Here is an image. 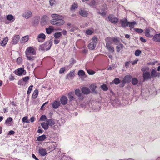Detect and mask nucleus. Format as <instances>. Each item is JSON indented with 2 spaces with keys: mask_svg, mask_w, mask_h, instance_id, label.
<instances>
[{
  "mask_svg": "<svg viewBox=\"0 0 160 160\" xmlns=\"http://www.w3.org/2000/svg\"><path fill=\"white\" fill-rule=\"evenodd\" d=\"M120 22L122 27L123 28H126L128 26V22L126 18L120 20Z\"/></svg>",
  "mask_w": 160,
  "mask_h": 160,
  "instance_id": "11",
  "label": "nucleus"
},
{
  "mask_svg": "<svg viewBox=\"0 0 160 160\" xmlns=\"http://www.w3.org/2000/svg\"><path fill=\"white\" fill-rule=\"evenodd\" d=\"M108 38H110L111 39V42H112V41L116 45H118V43L119 44L121 43L119 40V38L118 37H115L113 38L110 37H108Z\"/></svg>",
  "mask_w": 160,
  "mask_h": 160,
  "instance_id": "13",
  "label": "nucleus"
},
{
  "mask_svg": "<svg viewBox=\"0 0 160 160\" xmlns=\"http://www.w3.org/2000/svg\"><path fill=\"white\" fill-rule=\"evenodd\" d=\"M60 101L62 104L65 105L67 103L68 98L67 97L63 96L61 98Z\"/></svg>",
  "mask_w": 160,
  "mask_h": 160,
  "instance_id": "16",
  "label": "nucleus"
},
{
  "mask_svg": "<svg viewBox=\"0 0 160 160\" xmlns=\"http://www.w3.org/2000/svg\"><path fill=\"white\" fill-rule=\"evenodd\" d=\"M138 80L136 78H132V83L133 85H136L138 82Z\"/></svg>",
  "mask_w": 160,
  "mask_h": 160,
  "instance_id": "38",
  "label": "nucleus"
},
{
  "mask_svg": "<svg viewBox=\"0 0 160 160\" xmlns=\"http://www.w3.org/2000/svg\"><path fill=\"white\" fill-rule=\"evenodd\" d=\"M141 53V51L140 50H137L135 52V55L136 56H139L140 54Z\"/></svg>",
  "mask_w": 160,
  "mask_h": 160,
  "instance_id": "52",
  "label": "nucleus"
},
{
  "mask_svg": "<svg viewBox=\"0 0 160 160\" xmlns=\"http://www.w3.org/2000/svg\"><path fill=\"white\" fill-rule=\"evenodd\" d=\"M6 18L11 22H13L15 20V18L11 14H9L6 16Z\"/></svg>",
  "mask_w": 160,
  "mask_h": 160,
  "instance_id": "25",
  "label": "nucleus"
},
{
  "mask_svg": "<svg viewBox=\"0 0 160 160\" xmlns=\"http://www.w3.org/2000/svg\"><path fill=\"white\" fill-rule=\"evenodd\" d=\"M80 14L83 17H86L88 14L87 12L86 11L81 10L79 12Z\"/></svg>",
  "mask_w": 160,
  "mask_h": 160,
  "instance_id": "23",
  "label": "nucleus"
},
{
  "mask_svg": "<svg viewBox=\"0 0 160 160\" xmlns=\"http://www.w3.org/2000/svg\"><path fill=\"white\" fill-rule=\"evenodd\" d=\"M124 48L123 45L121 43L119 44L116 46V49L117 52H119L121 49H123Z\"/></svg>",
  "mask_w": 160,
  "mask_h": 160,
  "instance_id": "21",
  "label": "nucleus"
},
{
  "mask_svg": "<svg viewBox=\"0 0 160 160\" xmlns=\"http://www.w3.org/2000/svg\"><path fill=\"white\" fill-rule=\"evenodd\" d=\"M42 126V127L45 129L47 130L48 128V124L47 122H43L41 123V124Z\"/></svg>",
  "mask_w": 160,
  "mask_h": 160,
  "instance_id": "30",
  "label": "nucleus"
},
{
  "mask_svg": "<svg viewBox=\"0 0 160 160\" xmlns=\"http://www.w3.org/2000/svg\"><path fill=\"white\" fill-rule=\"evenodd\" d=\"M48 20V17L46 16H43L41 18V22L44 24Z\"/></svg>",
  "mask_w": 160,
  "mask_h": 160,
  "instance_id": "28",
  "label": "nucleus"
},
{
  "mask_svg": "<svg viewBox=\"0 0 160 160\" xmlns=\"http://www.w3.org/2000/svg\"><path fill=\"white\" fill-rule=\"evenodd\" d=\"M24 69L23 68H20L18 69V75L19 76H21L22 75H25L26 73L25 72L24 73Z\"/></svg>",
  "mask_w": 160,
  "mask_h": 160,
  "instance_id": "24",
  "label": "nucleus"
},
{
  "mask_svg": "<svg viewBox=\"0 0 160 160\" xmlns=\"http://www.w3.org/2000/svg\"><path fill=\"white\" fill-rule=\"evenodd\" d=\"M29 77L28 76H26L22 78V80L25 82H27L28 81V80L29 79Z\"/></svg>",
  "mask_w": 160,
  "mask_h": 160,
  "instance_id": "54",
  "label": "nucleus"
},
{
  "mask_svg": "<svg viewBox=\"0 0 160 160\" xmlns=\"http://www.w3.org/2000/svg\"><path fill=\"white\" fill-rule=\"evenodd\" d=\"M60 105V103L59 101H55L52 104V107L54 108H58Z\"/></svg>",
  "mask_w": 160,
  "mask_h": 160,
  "instance_id": "19",
  "label": "nucleus"
},
{
  "mask_svg": "<svg viewBox=\"0 0 160 160\" xmlns=\"http://www.w3.org/2000/svg\"><path fill=\"white\" fill-rule=\"evenodd\" d=\"M61 35L62 34L61 32H56L54 34V37L56 39H58L61 36Z\"/></svg>",
  "mask_w": 160,
  "mask_h": 160,
  "instance_id": "39",
  "label": "nucleus"
},
{
  "mask_svg": "<svg viewBox=\"0 0 160 160\" xmlns=\"http://www.w3.org/2000/svg\"><path fill=\"white\" fill-rule=\"evenodd\" d=\"M28 117L27 116L24 117L22 119V121L23 122L27 123H29V120H28Z\"/></svg>",
  "mask_w": 160,
  "mask_h": 160,
  "instance_id": "43",
  "label": "nucleus"
},
{
  "mask_svg": "<svg viewBox=\"0 0 160 160\" xmlns=\"http://www.w3.org/2000/svg\"><path fill=\"white\" fill-rule=\"evenodd\" d=\"M14 132L13 130L10 131L8 133V134L9 135H12L14 134Z\"/></svg>",
  "mask_w": 160,
  "mask_h": 160,
  "instance_id": "64",
  "label": "nucleus"
},
{
  "mask_svg": "<svg viewBox=\"0 0 160 160\" xmlns=\"http://www.w3.org/2000/svg\"><path fill=\"white\" fill-rule=\"evenodd\" d=\"M90 88L93 92L96 89V85L95 84H92L90 86Z\"/></svg>",
  "mask_w": 160,
  "mask_h": 160,
  "instance_id": "41",
  "label": "nucleus"
},
{
  "mask_svg": "<svg viewBox=\"0 0 160 160\" xmlns=\"http://www.w3.org/2000/svg\"><path fill=\"white\" fill-rule=\"evenodd\" d=\"M9 80L11 81L13 80L14 79L13 76L11 75H10L9 76Z\"/></svg>",
  "mask_w": 160,
  "mask_h": 160,
  "instance_id": "63",
  "label": "nucleus"
},
{
  "mask_svg": "<svg viewBox=\"0 0 160 160\" xmlns=\"http://www.w3.org/2000/svg\"><path fill=\"white\" fill-rule=\"evenodd\" d=\"M106 42V47L107 50L112 53L114 51V48L113 46L112 45V42H111V39L109 38H107L105 39Z\"/></svg>",
  "mask_w": 160,
  "mask_h": 160,
  "instance_id": "2",
  "label": "nucleus"
},
{
  "mask_svg": "<svg viewBox=\"0 0 160 160\" xmlns=\"http://www.w3.org/2000/svg\"><path fill=\"white\" fill-rule=\"evenodd\" d=\"M27 59L29 61H32L34 59V58L33 56H30L29 54H26Z\"/></svg>",
  "mask_w": 160,
  "mask_h": 160,
  "instance_id": "36",
  "label": "nucleus"
},
{
  "mask_svg": "<svg viewBox=\"0 0 160 160\" xmlns=\"http://www.w3.org/2000/svg\"><path fill=\"white\" fill-rule=\"evenodd\" d=\"M151 76L152 77H156L157 76H160V75L157 74L155 70L153 69L151 72Z\"/></svg>",
  "mask_w": 160,
  "mask_h": 160,
  "instance_id": "35",
  "label": "nucleus"
},
{
  "mask_svg": "<svg viewBox=\"0 0 160 160\" xmlns=\"http://www.w3.org/2000/svg\"><path fill=\"white\" fill-rule=\"evenodd\" d=\"M93 32V31L90 29L87 30L86 31V34L88 35H92Z\"/></svg>",
  "mask_w": 160,
  "mask_h": 160,
  "instance_id": "49",
  "label": "nucleus"
},
{
  "mask_svg": "<svg viewBox=\"0 0 160 160\" xmlns=\"http://www.w3.org/2000/svg\"><path fill=\"white\" fill-rule=\"evenodd\" d=\"M12 120V119L11 117L8 118L6 121L5 123L8 124V125H11V122Z\"/></svg>",
  "mask_w": 160,
  "mask_h": 160,
  "instance_id": "37",
  "label": "nucleus"
},
{
  "mask_svg": "<svg viewBox=\"0 0 160 160\" xmlns=\"http://www.w3.org/2000/svg\"><path fill=\"white\" fill-rule=\"evenodd\" d=\"M8 40V39L7 37L4 38L3 40L0 43L1 45L3 47L5 46L7 43Z\"/></svg>",
  "mask_w": 160,
  "mask_h": 160,
  "instance_id": "20",
  "label": "nucleus"
},
{
  "mask_svg": "<svg viewBox=\"0 0 160 160\" xmlns=\"http://www.w3.org/2000/svg\"><path fill=\"white\" fill-rule=\"evenodd\" d=\"M75 74L74 71H70L67 75V78L68 79H72L74 77Z\"/></svg>",
  "mask_w": 160,
  "mask_h": 160,
  "instance_id": "18",
  "label": "nucleus"
},
{
  "mask_svg": "<svg viewBox=\"0 0 160 160\" xmlns=\"http://www.w3.org/2000/svg\"><path fill=\"white\" fill-rule=\"evenodd\" d=\"M78 74L79 76H83L85 74V72L82 70H80L78 72Z\"/></svg>",
  "mask_w": 160,
  "mask_h": 160,
  "instance_id": "44",
  "label": "nucleus"
},
{
  "mask_svg": "<svg viewBox=\"0 0 160 160\" xmlns=\"http://www.w3.org/2000/svg\"><path fill=\"white\" fill-rule=\"evenodd\" d=\"M29 39V37L28 35L25 36L23 37L20 40V42L21 43H24L27 42Z\"/></svg>",
  "mask_w": 160,
  "mask_h": 160,
  "instance_id": "17",
  "label": "nucleus"
},
{
  "mask_svg": "<svg viewBox=\"0 0 160 160\" xmlns=\"http://www.w3.org/2000/svg\"><path fill=\"white\" fill-rule=\"evenodd\" d=\"M108 19L109 21L112 23L115 24L118 22V18L112 15H110L108 16Z\"/></svg>",
  "mask_w": 160,
  "mask_h": 160,
  "instance_id": "6",
  "label": "nucleus"
},
{
  "mask_svg": "<svg viewBox=\"0 0 160 160\" xmlns=\"http://www.w3.org/2000/svg\"><path fill=\"white\" fill-rule=\"evenodd\" d=\"M61 34H62L63 35H66L67 33V32L65 30H63L61 32Z\"/></svg>",
  "mask_w": 160,
  "mask_h": 160,
  "instance_id": "61",
  "label": "nucleus"
},
{
  "mask_svg": "<svg viewBox=\"0 0 160 160\" xmlns=\"http://www.w3.org/2000/svg\"><path fill=\"white\" fill-rule=\"evenodd\" d=\"M130 63V62H125V66L127 68H128L129 66V64Z\"/></svg>",
  "mask_w": 160,
  "mask_h": 160,
  "instance_id": "62",
  "label": "nucleus"
},
{
  "mask_svg": "<svg viewBox=\"0 0 160 160\" xmlns=\"http://www.w3.org/2000/svg\"><path fill=\"white\" fill-rule=\"evenodd\" d=\"M81 90L82 93L84 94H88L90 92L89 89L88 88L86 87H84L82 88Z\"/></svg>",
  "mask_w": 160,
  "mask_h": 160,
  "instance_id": "14",
  "label": "nucleus"
},
{
  "mask_svg": "<svg viewBox=\"0 0 160 160\" xmlns=\"http://www.w3.org/2000/svg\"><path fill=\"white\" fill-rule=\"evenodd\" d=\"M20 36L18 35H15L12 38V42L13 44H16L18 43L20 39Z\"/></svg>",
  "mask_w": 160,
  "mask_h": 160,
  "instance_id": "8",
  "label": "nucleus"
},
{
  "mask_svg": "<svg viewBox=\"0 0 160 160\" xmlns=\"http://www.w3.org/2000/svg\"><path fill=\"white\" fill-rule=\"evenodd\" d=\"M143 76L144 79H150L151 78V76L150 75V73L148 72H144L143 74Z\"/></svg>",
  "mask_w": 160,
  "mask_h": 160,
  "instance_id": "15",
  "label": "nucleus"
},
{
  "mask_svg": "<svg viewBox=\"0 0 160 160\" xmlns=\"http://www.w3.org/2000/svg\"><path fill=\"white\" fill-rule=\"evenodd\" d=\"M77 97H78V99L79 101H82L84 98V96L82 95V93Z\"/></svg>",
  "mask_w": 160,
  "mask_h": 160,
  "instance_id": "47",
  "label": "nucleus"
},
{
  "mask_svg": "<svg viewBox=\"0 0 160 160\" xmlns=\"http://www.w3.org/2000/svg\"><path fill=\"white\" fill-rule=\"evenodd\" d=\"M32 16V12L31 11L28 10H25L22 14L23 17L26 19L31 18Z\"/></svg>",
  "mask_w": 160,
  "mask_h": 160,
  "instance_id": "5",
  "label": "nucleus"
},
{
  "mask_svg": "<svg viewBox=\"0 0 160 160\" xmlns=\"http://www.w3.org/2000/svg\"><path fill=\"white\" fill-rule=\"evenodd\" d=\"M33 87V86L32 85H31L30 86L28 87V91L27 93L29 95L30 93L32 90V88Z\"/></svg>",
  "mask_w": 160,
  "mask_h": 160,
  "instance_id": "46",
  "label": "nucleus"
},
{
  "mask_svg": "<svg viewBox=\"0 0 160 160\" xmlns=\"http://www.w3.org/2000/svg\"><path fill=\"white\" fill-rule=\"evenodd\" d=\"M46 121L48 126H52L54 124L53 121L51 119H48Z\"/></svg>",
  "mask_w": 160,
  "mask_h": 160,
  "instance_id": "33",
  "label": "nucleus"
},
{
  "mask_svg": "<svg viewBox=\"0 0 160 160\" xmlns=\"http://www.w3.org/2000/svg\"><path fill=\"white\" fill-rule=\"evenodd\" d=\"M52 44L51 41H48L44 44L40 45L39 49L43 51L48 50L50 48Z\"/></svg>",
  "mask_w": 160,
  "mask_h": 160,
  "instance_id": "3",
  "label": "nucleus"
},
{
  "mask_svg": "<svg viewBox=\"0 0 160 160\" xmlns=\"http://www.w3.org/2000/svg\"><path fill=\"white\" fill-rule=\"evenodd\" d=\"M112 82L117 85L120 83V80L119 78H116L113 80Z\"/></svg>",
  "mask_w": 160,
  "mask_h": 160,
  "instance_id": "40",
  "label": "nucleus"
},
{
  "mask_svg": "<svg viewBox=\"0 0 160 160\" xmlns=\"http://www.w3.org/2000/svg\"><path fill=\"white\" fill-rule=\"evenodd\" d=\"M132 77L130 75H127L124 77L122 82L123 83H126L129 82L131 78Z\"/></svg>",
  "mask_w": 160,
  "mask_h": 160,
  "instance_id": "12",
  "label": "nucleus"
},
{
  "mask_svg": "<svg viewBox=\"0 0 160 160\" xmlns=\"http://www.w3.org/2000/svg\"><path fill=\"white\" fill-rule=\"evenodd\" d=\"M75 93L76 95L78 96L81 93V92L80 90L77 89L75 91Z\"/></svg>",
  "mask_w": 160,
  "mask_h": 160,
  "instance_id": "48",
  "label": "nucleus"
},
{
  "mask_svg": "<svg viewBox=\"0 0 160 160\" xmlns=\"http://www.w3.org/2000/svg\"><path fill=\"white\" fill-rule=\"evenodd\" d=\"M46 138V136L44 135H43L38 137L37 138V140L38 141H43Z\"/></svg>",
  "mask_w": 160,
  "mask_h": 160,
  "instance_id": "32",
  "label": "nucleus"
},
{
  "mask_svg": "<svg viewBox=\"0 0 160 160\" xmlns=\"http://www.w3.org/2000/svg\"><path fill=\"white\" fill-rule=\"evenodd\" d=\"M96 5V3L94 0H92L91 1L90 5L91 6H94Z\"/></svg>",
  "mask_w": 160,
  "mask_h": 160,
  "instance_id": "58",
  "label": "nucleus"
},
{
  "mask_svg": "<svg viewBox=\"0 0 160 160\" xmlns=\"http://www.w3.org/2000/svg\"><path fill=\"white\" fill-rule=\"evenodd\" d=\"M38 90L37 89L35 90L33 92L32 95V98L34 99H35L38 96Z\"/></svg>",
  "mask_w": 160,
  "mask_h": 160,
  "instance_id": "29",
  "label": "nucleus"
},
{
  "mask_svg": "<svg viewBox=\"0 0 160 160\" xmlns=\"http://www.w3.org/2000/svg\"><path fill=\"white\" fill-rule=\"evenodd\" d=\"M60 42V40L56 39L54 40V43L55 44H57Z\"/></svg>",
  "mask_w": 160,
  "mask_h": 160,
  "instance_id": "59",
  "label": "nucleus"
},
{
  "mask_svg": "<svg viewBox=\"0 0 160 160\" xmlns=\"http://www.w3.org/2000/svg\"><path fill=\"white\" fill-rule=\"evenodd\" d=\"M29 53H31L33 55H34L35 53V49L31 47H30L27 48L26 51V54H29Z\"/></svg>",
  "mask_w": 160,
  "mask_h": 160,
  "instance_id": "9",
  "label": "nucleus"
},
{
  "mask_svg": "<svg viewBox=\"0 0 160 160\" xmlns=\"http://www.w3.org/2000/svg\"><path fill=\"white\" fill-rule=\"evenodd\" d=\"M68 28L70 29V32H73L77 29V28L75 26H72L69 27Z\"/></svg>",
  "mask_w": 160,
  "mask_h": 160,
  "instance_id": "45",
  "label": "nucleus"
},
{
  "mask_svg": "<svg viewBox=\"0 0 160 160\" xmlns=\"http://www.w3.org/2000/svg\"><path fill=\"white\" fill-rule=\"evenodd\" d=\"M97 42V38L96 37L92 38V41L88 45V48L91 50H93L96 46Z\"/></svg>",
  "mask_w": 160,
  "mask_h": 160,
  "instance_id": "4",
  "label": "nucleus"
},
{
  "mask_svg": "<svg viewBox=\"0 0 160 160\" xmlns=\"http://www.w3.org/2000/svg\"><path fill=\"white\" fill-rule=\"evenodd\" d=\"M65 69L64 68H61L59 71V73L60 74L63 73L65 72Z\"/></svg>",
  "mask_w": 160,
  "mask_h": 160,
  "instance_id": "57",
  "label": "nucleus"
},
{
  "mask_svg": "<svg viewBox=\"0 0 160 160\" xmlns=\"http://www.w3.org/2000/svg\"><path fill=\"white\" fill-rule=\"evenodd\" d=\"M17 62L18 64H21L22 62V59L20 57L18 58L17 60Z\"/></svg>",
  "mask_w": 160,
  "mask_h": 160,
  "instance_id": "53",
  "label": "nucleus"
},
{
  "mask_svg": "<svg viewBox=\"0 0 160 160\" xmlns=\"http://www.w3.org/2000/svg\"><path fill=\"white\" fill-rule=\"evenodd\" d=\"M154 31V30L152 28L147 29L145 31V34L148 37H151L152 36L151 34V32Z\"/></svg>",
  "mask_w": 160,
  "mask_h": 160,
  "instance_id": "10",
  "label": "nucleus"
},
{
  "mask_svg": "<svg viewBox=\"0 0 160 160\" xmlns=\"http://www.w3.org/2000/svg\"><path fill=\"white\" fill-rule=\"evenodd\" d=\"M137 24V23L135 21H133L132 22H128V26L130 28H133L134 26Z\"/></svg>",
  "mask_w": 160,
  "mask_h": 160,
  "instance_id": "34",
  "label": "nucleus"
},
{
  "mask_svg": "<svg viewBox=\"0 0 160 160\" xmlns=\"http://www.w3.org/2000/svg\"><path fill=\"white\" fill-rule=\"evenodd\" d=\"M74 96V94L72 92H71L69 93L68 94V97L69 100L71 101L74 100L75 99V98Z\"/></svg>",
  "mask_w": 160,
  "mask_h": 160,
  "instance_id": "22",
  "label": "nucleus"
},
{
  "mask_svg": "<svg viewBox=\"0 0 160 160\" xmlns=\"http://www.w3.org/2000/svg\"><path fill=\"white\" fill-rule=\"evenodd\" d=\"M55 2V0H50L49 2L50 5L51 6H53L54 5Z\"/></svg>",
  "mask_w": 160,
  "mask_h": 160,
  "instance_id": "60",
  "label": "nucleus"
},
{
  "mask_svg": "<svg viewBox=\"0 0 160 160\" xmlns=\"http://www.w3.org/2000/svg\"><path fill=\"white\" fill-rule=\"evenodd\" d=\"M153 40L155 41H160V34H156L155 35L153 38Z\"/></svg>",
  "mask_w": 160,
  "mask_h": 160,
  "instance_id": "26",
  "label": "nucleus"
},
{
  "mask_svg": "<svg viewBox=\"0 0 160 160\" xmlns=\"http://www.w3.org/2000/svg\"><path fill=\"white\" fill-rule=\"evenodd\" d=\"M135 31L138 33H142L143 32V30L139 28H135Z\"/></svg>",
  "mask_w": 160,
  "mask_h": 160,
  "instance_id": "50",
  "label": "nucleus"
},
{
  "mask_svg": "<svg viewBox=\"0 0 160 160\" xmlns=\"http://www.w3.org/2000/svg\"><path fill=\"white\" fill-rule=\"evenodd\" d=\"M51 16L53 19L50 20V22L52 25L61 26L65 23L63 20L64 18L62 16L56 14H52Z\"/></svg>",
  "mask_w": 160,
  "mask_h": 160,
  "instance_id": "1",
  "label": "nucleus"
},
{
  "mask_svg": "<svg viewBox=\"0 0 160 160\" xmlns=\"http://www.w3.org/2000/svg\"><path fill=\"white\" fill-rule=\"evenodd\" d=\"M87 71L89 75H93L95 74L94 71L91 70H88Z\"/></svg>",
  "mask_w": 160,
  "mask_h": 160,
  "instance_id": "55",
  "label": "nucleus"
},
{
  "mask_svg": "<svg viewBox=\"0 0 160 160\" xmlns=\"http://www.w3.org/2000/svg\"><path fill=\"white\" fill-rule=\"evenodd\" d=\"M101 88L102 89L105 91H106L108 89V88L105 84H103V85H101Z\"/></svg>",
  "mask_w": 160,
  "mask_h": 160,
  "instance_id": "42",
  "label": "nucleus"
},
{
  "mask_svg": "<svg viewBox=\"0 0 160 160\" xmlns=\"http://www.w3.org/2000/svg\"><path fill=\"white\" fill-rule=\"evenodd\" d=\"M46 33L48 34H50L53 30V28L52 27H49V28H46Z\"/></svg>",
  "mask_w": 160,
  "mask_h": 160,
  "instance_id": "31",
  "label": "nucleus"
},
{
  "mask_svg": "<svg viewBox=\"0 0 160 160\" xmlns=\"http://www.w3.org/2000/svg\"><path fill=\"white\" fill-rule=\"evenodd\" d=\"M46 37V36L43 33H40L38 36V41L40 42H42L45 40Z\"/></svg>",
  "mask_w": 160,
  "mask_h": 160,
  "instance_id": "7",
  "label": "nucleus"
},
{
  "mask_svg": "<svg viewBox=\"0 0 160 160\" xmlns=\"http://www.w3.org/2000/svg\"><path fill=\"white\" fill-rule=\"evenodd\" d=\"M39 152L40 155L42 156H45L47 154L46 150L43 148L39 149Z\"/></svg>",
  "mask_w": 160,
  "mask_h": 160,
  "instance_id": "27",
  "label": "nucleus"
},
{
  "mask_svg": "<svg viewBox=\"0 0 160 160\" xmlns=\"http://www.w3.org/2000/svg\"><path fill=\"white\" fill-rule=\"evenodd\" d=\"M78 7V5L76 4H74L72 5L71 8V9L72 10H75Z\"/></svg>",
  "mask_w": 160,
  "mask_h": 160,
  "instance_id": "51",
  "label": "nucleus"
},
{
  "mask_svg": "<svg viewBox=\"0 0 160 160\" xmlns=\"http://www.w3.org/2000/svg\"><path fill=\"white\" fill-rule=\"evenodd\" d=\"M46 119V117L45 115H42L40 118V120L42 121H45Z\"/></svg>",
  "mask_w": 160,
  "mask_h": 160,
  "instance_id": "56",
  "label": "nucleus"
}]
</instances>
